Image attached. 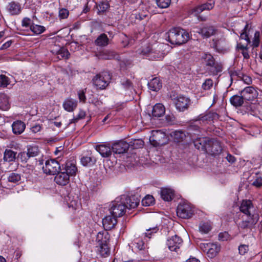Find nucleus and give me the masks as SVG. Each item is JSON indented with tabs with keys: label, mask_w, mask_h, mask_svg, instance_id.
Instances as JSON below:
<instances>
[{
	"label": "nucleus",
	"mask_w": 262,
	"mask_h": 262,
	"mask_svg": "<svg viewBox=\"0 0 262 262\" xmlns=\"http://www.w3.org/2000/svg\"><path fill=\"white\" fill-rule=\"evenodd\" d=\"M213 46L216 51L219 53H225L227 52L230 49L228 43L224 38L216 40Z\"/></svg>",
	"instance_id": "obj_17"
},
{
	"label": "nucleus",
	"mask_w": 262,
	"mask_h": 262,
	"mask_svg": "<svg viewBox=\"0 0 262 262\" xmlns=\"http://www.w3.org/2000/svg\"><path fill=\"white\" fill-rule=\"evenodd\" d=\"M121 200L124 203L126 208L129 210L136 208L139 204L140 201V199L136 195H123L121 198Z\"/></svg>",
	"instance_id": "obj_13"
},
{
	"label": "nucleus",
	"mask_w": 262,
	"mask_h": 262,
	"mask_svg": "<svg viewBox=\"0 0 262 262\" xmlns=\"http://www.w3.org/2000/svg\"><path fill=\"white\" fill-rule=\"evenodd\" d=\"M27 153L30 158L37 156L39 153L38 147L37 146H30L28 148Z\"/></svg>",
	"instance_id": "obj_46"
},
{
	"label": "nucleus",
	"mask_w": 262,
	"mask_h": 262,
	"mask_svg": "<svg viewBox=\"0 0 262 262\" xmlns=\"http://www.w3.org/2000/svg\"><path fill=\"white\" fill-rule=\"evenodd\" d=\"M63 107L68 112H73L77 107V101L72 99L68 98L63 102Z\"/></svg>",
	"instance_id": "obj_29"
},
{
	"label": "nucleus",
	"mask_w": 262,
	"mask_h": 262,
	"mask_svg": "<svg viewBox=\"0 0 262 262\" xmlns=\"http://www.w3.org/2000/svg\"><path fill=\"white\" fill-rule=\"evenodd\" d=\"M44 173L54 175L61 170L60 164L55 159L48 160L42 167Z\"/></svg>",
	"instance_id": "obj_9"
},
{
	"label": "nucleus",
	"mask_w": 262,
	"mask_h": 262,
	"mask_svg": "<svg viewBox=\"0 0 262 262\" xmlns=\"http://www.w3.org/2000/svg\"><path fill=\"white\" fill-rule=\"evenodd\" d=\"M69 15V12L66 8H61L59 10L58 16L60 19L67 18Z\"/></svg>",
	"instance_id": "obj_52"
},
{
	"label": "nucleus",
	"mask_w": 262,
	"mask_h": 262,
	"mask_svg": "<svg viewBox=\"0 0 262 262\" xmlns=\"http://www.w3.org/2000/svg\"><path fill=\"white\" fill-rule=\"evenodd\" d=\"M42 128V125L39 124H35L31 128V131L34 133H36L40 131Z\"/></svg>",
	"instance_id": "obj_64"
},
{
	"label": "nucleus",
	"mask_w": 262,
	"mask_h": 262,
	"mask_svg": "<svg viewBox=\"0 0 262 262\" xmlns=\"http://www.w3.org/2000/svg\"><path fill=\"white\" fill-rule=\"evenodd\" d=\"M96 162V158L92 156H83L81 158V163L84 166L93 165Z\"/></svg>",
	"instance_id": "obj_37"
},
{
	"label": "nucleus",
	"mask_w": 262,
	"mask_h": 262,
	"mask_svg": "<svg viewBox=\"0 0 262 262\" xmlns=\"http://www.w3.org/2000/svg\"><path fill=\"white\" fill-rule=\"evenodd\" d=\"M213 85V81L211 79H206L202 84V88L205 90H208Z\"/></svg>",
	"instance_id": "obj_53"
},
{
	"label": "nucleus",
	"mask_w": 262,
	"mask_h": 262,
	"mask_svg": "<svg viewBox=\"0 0 262 262\" xmlns=\"http://www.w3.org/2000/svg\"><path fill=\"white\" fill-rule=\"evenodd\" d=\"M12 128L14 134L20 135L24 131L26 125L23 121L17 120L13 123Z\"/></svg>",
	"instance_id": "obj_25"
},
{
	"label": "nucleus",
	"mask_w": 262,
	"mask_h": 262,
	"mask_svg": "<svg viewBox=\"0 0 262 262\" xmlns=\"http://www.w3.org/2000/svg\"><path fill=\"white\" fill-rule=\"evenodd\" d=\"M159 230V228L158 226L149 228V229H146V231L144 233L145 236L150 238L154 234L157 233Z\"/></svg>",
	"instance_id": "obj_48"
},
{
	"label": "nucleus",
	"mask_w": 262,
	"mask_h": 262,
	"mask_svg": "<svg viewBox=\"0 0 262 262\" xmlns=\"http://www.w3.org/2000/svg\"><path fill=\"white\" fill-rule=\"evenodd\" d=\"M112 76L108 72L103 71L96 74L92 82L97 90H104L109 85Z\"/></svg>",
	"instance_id": "obj_5"
},
{
	"label": "nucleus",
	"mask_w": 262,
	"mask_h": 262,
	"mask_svg": "<svg viewBox=\"0 0 262 262\" xmlns=\"http://www.w3.org/2000/svg\"><path fill=\"white\" fill-rule=\"evenodd\" d=\"M203 11L201 6H196L191 10V14L197 16Z\"/></svg>",
	"instance_id": "obj_55"
},
{
	"label": "nucleus",
	"mask_w": 262,
	"mask_h": 262,
	"mask_svg": "<svg viewBox=\"0 0 262 262\" xmlns=\"http://www.w3.org/2000/svg\"><path fill=\"white\" fill-rule=\"evenodd\" d=\"M31 20L30 18H29L28 17H25V18H24V19H23V20L21 21V25L23 27H30V26L31 25Z\"/></svg>",
	"instance_id": "obj_61"
},
{
	"label": "nucleus",
	"mask_w": 262,
	"mask_h": 262,
	"mask_svg": "<svg viewBox=\"0 0 262 262\" xmlns=\"http://www.w3.org/2000/svg\"><path fill=\"white\" fill-rule=\"evenodd\" d=\"M126 209L124 203H123L122 200L120 202L116 200L113 202L110 210L112 214L115 217H118L123 215Z\"/></svg>",
	"instance_id": "obj_11"
},
{
	"label": "nucleus",
	"mask_w": 262,
	"mask_h": 262,
	"mask_svg": "<svg viewBox=\"0 0 262 262\" xmlns=\"http://www.w3.org/2000/svg\"><path fill=\"white\" fill-rule=\"evenodd\" d=\"M239 210L245 214L246 218L242 216V221L238 223L239 228L243 229L250 228L257 223L259 215L256 207L251 200H243L239 206Z\"/></svg>",
	"instance_id": "obj_1"
},
{
	"label": "nucleus",
	"mask_w": 262,
	"mask_h": 262,
	"mask_svg": "<svg viewBox=\"0 0 262 262\" xmlns=\"http://www.w3.org/2000/svg\"><path fill=\"white\" fill-rule=\"evenodd\" d=\"M120 82L122 86L125 90H129L133 89V83L129 79L123 78L121 79Z\"/></svg>",
	"instance_id": "obj_44"
},
{
	"label": "nucleus",
	"mask_w": 262,
	"mask_h": 262,
	"mask_svg": "<svg viewBox=\"0 0 262 262\" xmlns=\"http://www.w3.org/2000/svg\"><path fill=\"white\" fill-rule=\"evenodd\" d=\"M10 108L9 98L5 94H0V110L7 111Z\"/></svg>",
	"instance_id": "obj_32"
},
{
	"label": "nucleus",
	"mask_w": 262,
	"mask_h": 262,
	"mask_svg": "<svg viewBox=\"0 0 262 262\" xmlns=\"http://www.w3.org/2000/svg\"><path fill=\"white\" fill-rule=\"evenodd\" d=\"M244 101L253 100L257 96V91L253 86H247L239 92Z\"/></svg>",
	"instance_id": "obj_14"
},
{
	"label": "nucleus",
	"mask_w": 262,
	"mask_h": 262,
	"mask_svg": "<svg viewBox=\"0 0 262 262\" xmlns=\"http://www.w3.org/2000/svg\"><path fill=\"white\" fill-rule=\"evenodd\" d=\"M148 86L150 90L158 91L162 88V82L159 78L155 77L148 82Z\"/></svg>",
	"instance_id": "obj_30"
},
{
	"label": "nucleus",
	"mask_w": 262,
	"mask_h": 262,
	"mask_svg": "<svg viewBox=\"0 0 262 262\" xmlns=\"http://www.w3.org/2000/svg\"><path fill=\"white\" fill-rule=\"evenodd\" d=\"M160 137H164L165 135L160 131H156L153 135L152 138L150 137V142L154 146H158L162 144V142L159 139Z\"/></svg>",
	"instance_id": "obj_31"
},
{
	"label": "nucleus",
	"mask_w": 262,
	"mask_h": 262,
	"mask_svg": "<svg viewBox=\"0 0 262 262\" xmlns=\"http://www.w3.org/2000/svg\"><path fill=\"white\" fill-rule=\"evenodd\" d=\"M158 6L161 8H167L171 3V0H156Z\"/></svg>",
	"instance_id": "obj_51"
},
{
	"label": "nucleus",
	"mask_w": 262,
	"mask_h": 262,
	"mask_svg": "<svg viewBox=\"0 0 262 262\" xmlns=\"http://www.w3.org/2000/svg\"><path fill=\"white\" fill-rule=\"evenodd\" d=\"M97 8L98 9V13H101L105 12L110 7V5L108 2L100 1L96 3Z\"/></svg>",
	"instance_id": "obj_38"
},
{
	"label": "nucleus",
	"mask_w": 262,
	"mask_h": 262,
	"mask_svg": "<svg viewBox=\"0 0 262 262\" xmlns=\"http://www.w3.org/2000/svg\"><path fill=\"white\" fill-rule=\"evenodd\" d=\"M116 53L112 50H105L100 53L99 58L104 60H111L116 57Z\"/></svg>",
	"instance_id": "obj_35"
},
{
	"label": "nucleus",
	"mask_w": 262,
	"mask_h": 262,
	"mask_svg": "<svg viewBox=\"0 0 262 262\" xmlns=\"http://www.w3.org/2000/svg\"><path fill=\"white\" fill-rule=\"evenodd\" d=\"M117 217L113 215L106 216L102 220L103 226L106 231L111 230L116 225Z\"/></svg>",
	"instance_id": "obj_18"
},
{
	"label": "nucleus",
	"mask_w": 262,
	"mask_h": 262,
	"mask_svg": "<svg viewBox=\"0 0 262 262\" xmlns=\"http://www.w3.org/2000/svg\"><path fill=\"white\" fill-rule=\"evenodd\" d=\"M216 32V29L213 26H205L201 28L198 33L202 35L203 38H209L214 35Z\"/></svg>",
	"instance_id": "obj_19"
},
{
	"label": "nucleus",
	"mask_w": 262,
	"mask_h": 262,
	"mask_svg": "<svg viewBox=\"0 0 262 262\" xmlns=\"http://www.w3.org/2000/svg\"><path fill=\"white\" fill-rule=\"evenodd\" d=\"M149 58L152 60H158L159 58H161V56L160 54V53H156L154 51H151L149 53Z\"/></svg>",
	"instance_id": "obj_59"
},
{
	"label": "nucleus",
	"mask_w": 262,
	"mask_h": 262,
	"mask_svg": "<svg viewBox=\"0 0 262 262\" xmlns=\"http://www.w3.org/2000/svg\"><path fill=\"white\" fill-rule=\"evenodd\" d=\"M61 170L66 171L70 177L76 174L77 168L75 163L71 161H68L66 163L64 168H62Z\"/></svg>",
	"instance_id": "obj_22"
},
{
	"label": "nucleus",
	"mask_w": 262,
	"mask_h": 262,
	"mask_svg": "<svg viewBox=\"0 0 262 262\" xmlns=\"http://www.w3.org/2000/svg\"><path fill=\"white\" fill-rule=\"evenodd\" d=\"M7 10L12 15H18L21 11V6L17 2H11L7 6Z\"/></svg>",
	"instance_id": "obj_24"
},
{
	"label": "nucleus",
	"mask_w": 262,
	"mask_h": 262,
	"mask_svg": "<svg viewBox=\"0 0 262 262\" xmlns=\"http://www.w3.org/2000/svg\"><path fill=\"white\" fill-rule=\"evenodd\" d=\"M132 145L136 148H141L144 145V141L141 139H136L133 141Z\"/></svg>",
	"instance_id": "obj_57"
},
{
	"label": "nucleus",
	"mask_w": 262,
	"mask_h": 262,
	"mask_svg": "<svg viewBox=\"0 0 262 262\" xmlns=\"http://www.w3.org/2000/svg\"><path fill=\"white\" fill-rule=\"evenodd\" d=\"M20 179V175L14 172L11 173L8 178V181L12 183L18 182Z\"/></svg>",
	"instance_id": "obj_49"
},
{
	"label": "nucleus",
	"mask_w": 262,
	"mask_h": 262,
	"mask_svg": "<svg viewBox=\"0 0 262 262\" xmlns=\"http://www.w3.org/2000/svg\"><path fill=\"white\" fill-rule=\"evenodd\" d=\"M78 98L80 101L85 103L86 101V96L85 92L83 91H79L78 92Z\"/></svg>",
	"instance_id": "obj_62"
},
{
	"label": "nucleus",
	"mask_w": 262,
	"mask_h": 262,
	"mask_svg": "<svg viewBox=\"0 0 262 262\" xmlns=\"http://www.w3.org/2000/svg\"><path fill=\"white\" fill-rule=\"evenodd\" d=\"M142 204L144 206H149L154 202V198L152 195H147L142 200Z\"/></svg>",
	"instance_id": "obj_47"
},
{
	"label": "nucleus",
	"mask_w": 262,
	"mask_h": 262,
	"mask_svg": "<svg viewBox=\"0 0 262 262\" xmlns=\"http://www.w3.org/2000/svg\"><path fill=\"white\" fill-rule=\"evenodd\" d=\"M183 244L182 239L179 236L175 235L167 239L166 245L171 251L178 252Z\"/></svg>",
	"instance_id": "obj_12"
},
{
	"label": "nucleus",
	"mask_w": 262,
	"mask_h": 262,
	"mask_svg": "<svg viewBox=\"0 0 262 262\" xmlns=\"http://www.w3.org/2000/svg\"><path fill=\"white\" fill-rule=\"evenodd\" d=\"M129 145L124 141H119L114 143L112 146V151L115 154H121L125 152L128 149Z\"/></svg>",
	"instance_id": "obj_16"
},
{
	"label": "nucleus",
	"mask_w": 262,
	"mask_h": 262,
	"mask_svg": "<svg viewBox=\"0 0 262 262\" xmlns=\"http://www.w3.org/2000/svg\"><path fill=\"white\" fill-rule=\"evenodd\" d=\"M110 235L106 231L99 232L97 235L96 251L101 257H107L110 254V248L108 245Z\"/></svg>",
	"instance_id": "obj_2"
},
{
	"label": "nucleus",
	"mask_w": 262,
	"mask_h": 262,
	"mask_svg": "<svg viewBox=\"0 0 262 262\" xmlns=\"http://www.w3.org/2000/svg\"><path fill=\"white\" fill-rule=\"evenodd\" d=\"M201 141V138L197 139L194 141V144L196 148L198 149L203 148L204 147L208 148V150L210 151L211 154L214 156L219 155L222 150V148L220 142L217 140H211L208 141V145L207 147L204 144H202Z\"/></svg>",
	"instance_id": "obj_6"
},
{
	"label": "nucleus",
	"mask_w": 262,
	"mask_h": 262,
	"mask_svg": "<svg viewBox=\"0 0 262 262\" xmlns=\"http://www.w3.org/2000/svg\"><path fill=\"white\" fill-rule=\"evenodd\" d=\"M30 30L35 34H40L43 33L46 29L43 26L33 24L30 26Z\"/></svg>",
	"instance_id": "obj_43"
},
{
	"label": "nucleus",
	"mask_w": 262,
	"mask_h": 262,
	"mask_svg": "<svg viewBox=\"0 0 262 262\" xmlns=\"http://www.w3.org/2000/svg\"><path fill=\"white\" fill-rule=\"evenodd\" d=\"M53 53L58 56L57 57L59 59H61L63 58L68 59L70 55L68 50L64 48H61L59 50Z\"/></svg>",
	"instance_id": "obj_42"
},
{
	"label": "nucleus",
	"mask_w": 262,
	"mask_h": 262,
	"mask_svg": "<svg viewBox=\"0 0 262 262\" xmlns=\"http://www.w3.org/2000/svg\"><path fill=\"white\" fill-rule=\"evenodd\" d=\"M161 196L165 201H170L174 197V191L170 188H163L161 190Z\"/></svg>",
	"instance_id": "obj_27"
},
{
	"label": "nucleus",
	"mask_w": 262,
	"mask_h": 262,
	"mask_svg": "<svg viewBox=\"0 0 262 262\" xmlns=\"http://www.w3.org/2000/svg\"><path fill=\"white\" fill-rule=\"evenodd\" d=\"M253 34H254V37L252 38V40H251L250 45L253 48V49H254L257 48L259 46L260 32L258 31H255L253 29V32L252 35Z\"/></svg>",
	"instance_id": "obj_34"
},
{
	"label": "nucleus",
	"mask_w": 262,
	"mask_h": 262,
	"mask_svg": "<svg viewBox=\"0 0 262 262\" xmlns=\"http://www.w3.org/2000/svg\"><path fill=\"white\" fill-rule=\"evenodd\" d=\"M165 112L164 106L161 103H157L153 107L152 115L155 117H160L165 114Z\"/></svg>",
	"instance_id": "obj_28"
},
{
	"label": "nucleus",
	"mask_w": 262,
	"mask_h": 262,
	"mask_svg": "<svg viewBox=\"0 0 262 262\" xmlns=\"http://www.w3.org/2000/svg\"><path fill=\"white\" fill-rule=\"evenodd\" d=\"M193 211L191 205L187 203H181L177 209V213L182 219H189L192 215Z\"/></svg>",
	"instance_id": "obj_8"
},
{
	"label": "nucleus",
	"mask_w": 262,
	"mask_h": 262,
	"mask_svg": "<svg viewBox=\"0 0 262 262\" xmlns=\"http://www.w3.org/2000/svg\"><path fill=\"white\" fill-rule=\"evenodd\" d=\"M207 247L208 248L207 252V255L209 257L212 258L214 257L219 253L221 250V247L216 244H207Z\"/></svg>",
	"instance_id": "obj_21"
},
{
	"label": "nucleus",
	"mask_w": 262,
	"mask_h": 262,
	"mask_svg": "<svg viewBox=\"0 0 262 262\" xmlns=\"http://www.w3.org/2000/svg\"><path fill=\"white\" fill-rule=\"evenodd\" d=\"M18 157L20 159L22 162H27L28 159L30 158L27 152H21L19 155Z\"/></svg>",
	"instance_id": "obj_58"
},
{
	"label": "nucleus",
	"mask_w": 262,
	"mask_h": 262,
	"mask_svg": "<svg viewBox=\"0 0 262 262\" xmlns=\"http://www.w3.org/2000/svg\"><path fill=\"white\" fill-rule=\"evenodd\" d=\"M229 238V234L225 232L224 233H220L219 234V238L220 240L224 241H227Z\"/></svg>",
	"instance_id": "obj_63"
},
{
	"label": "nucleus",
	"mask_w": 262,
	"mask_h": 262,
	"mask_svg": "<svg viewBox=\"0 0 262 262\" xmlns=\"http://www.w3.org/2000/svg\"><path fill=\"white\" fill-rule=\"evenodd\" d=\"M168 41L173 45H182L189 39V33L180 28H173L167 33Z\"/></svg>",
	"instance_id": "obj_3"
},
{
	"label": "nucleus",
	"mask_w": 262,
	"mask_h": 262,
	"mask_svg": "<svg viewBox=\"0 0 262 262\" xmlns=\"http://www.w3.org/2000/svg\"><path fill=\"white\" fill-rule=\"evenodd\" d=\"M201 7L202 8L203 11L207 10H210L213 9V8L214 6V2H209L205 4H203L201 5Z\"/></svg>",
	"instance_id": "obj_56"
},
{
	"label": "nucleus",
	"mask_w": 262,
	"mask_h": 262,
	"mask_svg": "<svg viewBox=\"0 0 262 262\" xmlns=\"http://www.w3.org/2000/svg\"><path fill=\"white\" fill-rule=\"evenodd\" d=\"M109 41L107 35L105 33H102L95 40V44L97 46L104 47L108 45Z\"/></svg>",
	"instance_id": "obj_26"
},
{
	"label": "nucleus",
	"mask_w": 262,
	"mask_h": 262,
	"mask_svg": "<svg viewBox=\"0 0 262 262\" xmlns=\"http://www.w3.org/2000/svg\"><path fill=\"white\" fill-rule=\"evenodd\" d=\"M173 100L176 108L180 112H184L187 110L191 103L189 98L183 95L178 96Z\"/></svg>",
	"instance_id": "obj_10"
},
{
	"label": "nucleus",
	"mask_w": 262,
	"mask_h": 262,
	"mask_svg": "<svg viewBox=\"0 0 262 262\" xmlns=\"http://www.w3.org/2000/svg\"><path fill=\"white\" fill-rule=\"evenodd\" d=\"M253 32V29L249 24H246L243 30L242 31V33L240 34V38L242 39L245 40L247 42L246 45H243L241 42H237L236 46V50L237 51H243L248 50V45L251 43V39L250 36H252V34Z\"/></svg>",
	"instance_id": "obj_7"
},
{
	"label": "nucleus",
	"mask_w": 262,
	"mask_h": 262,
	"mask_svg": "<svg viewBox=\"0 0 262 262\" xmlns=\"http://www.w3.org/2000/svg\"><path fill=\"white\" fill-rule=\"evenodd\" d=\"M202 62L207 67V70L212 75H217L222 71L221 63L215 61L214 57L210 53H204L201 57Z\"/></svg>",
	"instance_id": "obj_4"
},
{
	"label": "nucleus",
	"mask_w": 262,
	"mask_h": 262,
	"mask_svg": "<svg viewBox=\"0 0 262 262\" xmlns=\"http://www.w3.org/2000/svg\"><path fill=\"white\" fill-rule=\"evenodd\" d=\"M55 174L54 181L58 185L66 186L70 182V177L66 171L59 170Z\"/></svg>",
	"instance_id": "obj_15"
},
{
	"label": "nucleus",
	"mask_w": 262,
	"mask_h": 262,
	"mask_svg": "<svg viewBox=\"0 0 262 262\" xmlns=\"http://www.w3.org/2000/svg\"><path fill=\"white\" fill-rule=\"evenodd\" d=\"M86 115L85 112L83 110H80L77 115L74 117L72 119L70 120V122L68 125L69 126L70 124L75 123L78 120L82 119L85 118Z\"/></svg>",
	"instance_id": "obj_45"
},
{
	"label": "nucleus",
	"mask_w": 262,
	"mask_h": 262,
	"mask_svg": "<svg viewBox=\"0 0 262 262\" xmlns=\"http://www.w3.org/2000/svg\"><path fill=\"white\" fill-rule=\"evenodd\" d=\"M95 149L103 157H109L112 155V150L109 145L106 144L96 145Z\"/></svg>",
	"instance_id": "obj_23"
},
{
	"label": "nucleus",
	"mask_w": 262,
	"mask_h": 262,
	"mask_svg": "<svg viewBox=\"0 0 262 262\" xmlns=\"http://www.w3.org/2000/svg\"><path fill=\"white\" fill-rule=\"evenodd\" d=\"M211 229V225L210 222H201L199 225V231L202 233H207Z\"/></svg>",
	"instance_id": "obj_39"
},
{
	"label": "nucleus",
	"mask_w": 262,
	"mask_h": 262,
	"mask_svg": "<svg viewBox=\"0 0 262 262\" xmlns=\"http://www.w3.org/2000/svg\"><path fill=\"white\" fill-rule=\"evenodd\" d=\"M252 185L256 187H262V178L261 177H257L252 182Z\"/></svg>",
	"instance_id": "obj_60"
},
{
	"label": "nucleus",
	"mask_w": 262,
	"mask_h": 262,
	"mask_svg": "<svg viewBox=\"0 0 262 262\" xmlns=\"http://www.w3.org/2000/svg\"><path fill=\"white\" fill-rule=\"evenodd\" d=\"M219 115L216 113L209 112L205 115H200L198 116V119L195 121L196 125H198L200 121L208 122L214 119H219Z\"/></svg>",
	"instance_id": "obj_20"
},
{
	"label": "nucleus",
	"mask_w": 262,
	"mask_h": 262,
	"mask_svg": "<svg viewBox=\"0 0 262 262\" xmlns=\"http://www.w3.org/2000/svg\"><path fill=\"white\" fill-rule=\"evenodd\" d=\"M16 152L11 149H6L4 154V160L6 162L14 161L16 158Z\"/></svg>",
	"instance_id": "obj_36"
},
{
	"label": "nucleus",
	"mask_w": 262,
	"mask_h": 262,
	"mask_svg": "<svg viewBox=\"0 0 262 262\" xmlns=\"http://www.w3.org/2000/svg\"><path fill=\"white\" fill-rule=\"evenodd\" d=\"M174 141L177 142H180L184 140L186 137L185 133L182 130H176L173 132L172 135Z\"/></svg>",
	"instance_id": "obj_40"
},
{
	"label": "nucleus",
	"mask_w": 262,
	"mask_h": 262,
	"mask_svg": "<svg viewBox=\"0 0 262 262\" xmlns=\"http://www.w3.org/2000/svg\"><path fill=\"white\" fill-rule=\"evenodd\" d=\"M146 16V15H144L138 13H133L129 16V19L131 23H136L137 21H140L143 19L144 17Z\"/></svg>",
	"instance_id": "obj_41"
},
{
	"label": "nucleus",
	"mask_w": 262,
	"mask_h": 262,
	"mask_svg": "<svg viewBox=\"0 0 262 262\" xmlns=\"http://www.w3.org/2000/svg\"><path fill=\"white\" fill-rule=\"evenodd\" d=\"M10 83L9 78L5 75H0V86L6 88Z\"/></svg>",
	"instance_id": "obj_50"
},
{
	"label": "nucleus",
	"mask_w": 262,
	"mask_h": 262,
	"mask_svg": "<svg viewBox=\"0 0 262 262\" xmlns=\"http://www.w3.org/2000/svg\"><path fill=\"white\" fill-rule=\"evenodd\" d=\"M249 250V246L247 245H241L238 247L239 253L242 255H245Z\"/></svg>",
	"instance_id": "obj_54"
},
{
	"label": "nucleus",
	"mask_w": 262,
	"mask_h": 262,
	"mask_svg": "<svg viewBox=\"0 0 262 262\" xmlns=\"http://www.w3.org/2000/svg\"><path fill=\"white\" fill-rule=\"evenodd\" d=\"M230 102L233 106L238 107L243 104L244 100L241 95H235L230 98Z\"/></svg>",
	"instance_id": "obj_33"
}]
</instances>
